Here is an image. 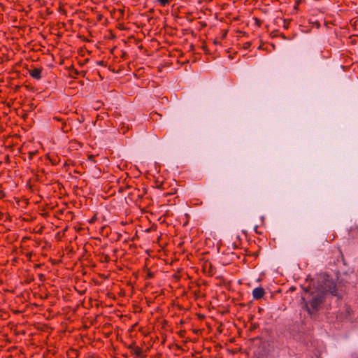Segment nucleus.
I'll return each instance as SVG.
<instances>
[{"label":"nucleus","mask_w":358,"mask_h":358,"mask_svg":"<svg viewBox=\"0 0 358 358\" xmlns=\"http://www.w3.org/2000/svg\"><path fill=\"white\" fill-rule=\"evenodd\" d=\"M327 292L336 294L334 283L327 279L317 281V285L313 282V286L305 289V294L302 296L304 301V308L310 315H315L321 308Z\"/></svg>","instance_id":"nucleus-1"},{"label":"nucleus","mask_w":358,"mask_h":358,"mask_svg":"<svg viewBox=\"0 0 358 358\" xmlns=\"http://www.w3.org/2000/svg\"><path fill=\"white\" fill-rule=\"evenodd\" d=\"M42 69L33 68L28 70L29 75L36 80H40L42 78Z\"/></svg>","instance_id":"nucleus-2"},{"label":"nucleus","mask_w":358,"mask_h":358,"mask_svg":"<svg viewBox=\"0 0 358 358\" xmlns=\"http://www.w3.org/2000/svg\"><path fill=\"white\" fill-rule=\"evenodd\" d=\"M265 294L264 289L262 287H256L252 291V296L254 299H260Z\"/></svg>","instance_id":"nucleus-3"},{"label":"nucleus","mask_w":358,"mask_h":358,"mask_svg":"<svg viewBox=\"0 0 358 358\" xmlns=\"http://www.w3.org/2000/svg\"><path fill=\"white\" fill-rule=\"evenodd\" d=\"M129 349H131L132 350V352L136 355L137 357H141L142 356V353H143V351H142V349L139 347H135V346H133V345H130L129 347Z\"/></svg>","instance_id":"nucleus-4"},{"label":"nucleus","mask_w":358,"mask_h":358,"mask_svg":"<svg viewBox=\"0 0 358 358\" xmlns=\"http://www.w3.org/2000/svg\"><path fill=\"white\" fill-rule=\"evenodd\" d=\"M171 0H157V2L161 6H166L169 5L171 3Z\"/></svg>","instance_id":"nucleus-5"},{"label":"nucleus","mask_w":358,"mask_h":358,"mask_svg":"<svg viewBox=\"0 0 358 358\" xmlns=\"http://www.w3.org/2000/svg\"><path fill=\"white\" fill-rule=\"evenodd\" d=\"M353 231H357L358 233V226L357 227H355V228L354 229H351V234H352Z\"/></svg>","instance_id":"nucleus-6"}]
</instances>
